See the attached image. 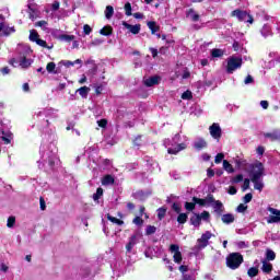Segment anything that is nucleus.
<instances>
[{"label":"nucleus","mask_w":280,"mask_h":280,"mask_svg":"<svg viewBox=\"0 0 280 280\" xmlns=\"http://www.w3.org/2000/svg\"><path fill=\"white\" fill-rule=\"evenodd\" d=\"M262 272H272V264L262 261Z\"/></svg>","instance_id":"36"},{"label":"nucleus","mask_w":280,"mask_h":280,"mask_svg":"<svg viewBox=\"0 0 280 280\" xmlns=\"http://www.w3.org/2000/svg\"><path fill=\"white\" fill-rule=\"evenodd\" d=\"M231 16H234V19H237V21L249 23L250 25H253L254 22L253 15L240 9L232 11Z\"/></svg>","instance_id":"6"},{"label":"nucleus","mask_w":280,"mask_h":280,"mask_svg":"<svg viewBox=\"0 0 280 280\" xmlns=\"http://www.w3.org/2000/svg\"><path fill=\"white\" fill-rule=\"evenodd\" d=\"M276 257H277V254H275V252L272 249L266 250V259L268 261H275Z\"/></svg>","instance_id":"32"},{"label":"nucleus","mask_w":280,"mask_h":280,"mask_svg":"<svg viewBox=\"0 0 280 280\" xmlns=\"http://www.w3.org/2000/svg\"><path fill=\"white\" fill-rule=\"evenodd\" d=\"M22 91H24V93H30V83H24L22 85Z\"/></svg>","instance_id":"61"},{"label":"nucleus","mask_w":280,"mask_h":280,"mask_svg":"<svg viewBox=\"0 0 280 280\" xmlns=\"http://www.w3.org/2000/svg\"><path fill=\"white\" fill-rule=\"evenodd\" d=\"M133 224H136L137 226H141V224H143V219L140 217H136L133 219Z\"/></svg>","instance_id":"55"},{"label":"nucleus","mask_w":280,"mask_h":280,"mask_svg":"<svg viewBox=\"0 0 280 280\" xmlns=\"http://www.w3.org/2000/svg\"><path fill=\"white\" fill-rule=\"evenodd\" d=\"M0 270H1V272H8V270H9L8 265L1 264V265H0Z\"/></svg>","instance_id":"62"},{"label":"nucleus","mask_w":280,"mask_h":280,"mask_svg":"<svg viewBox=\"0 0 280 280\" xmlns=\"http://www.w3.org/2000/svg\"><path fill=\"white\" fill-rule=\"evenodd\" d=\"M30 48H27L24 52H21L16 58L10 60V65L12 67H21V69H27L32 67V59L27 56L30 54Z\"/></svg>","instance_id":"1"},{"label":"nucleus","mask_w":280,"mask_h":280,"mask_svg":"<svg viewBox=\"0 0 280 280\" xmlns=\"http://www.w3.org/2000/svg\"><path fill=\"white\" fill-rule=\"evenodd\" d=\"M91 32H93V28H91V25L85 24L83 26V33L85 34V36H89V34H91Z\"/></svg>","instance_id":"50"},{"label":"nucleus","mask_w":280,"mask_h":280,"mask_svg":"<svg viewBox=\"0 0 280 280\" xmlns=\"http://www.w3.org/2000/svg\"><path fill=\"white\" fill-rule=\"evenodd\" d=\"M137 246V236L133 235L129 238V242L126 245L127 253H132V249Z\"/></svg>","instance_id":"20"},{"label":"nucleus","mask_w":280,"mask_h":280,"mask_svg":"<svg viewBox=\"0 0 280 280\" xmlns=\"http://www.w3.org/2000/svg\"><path fill=\"white\" fill-rule=\"evenodd\" d=\"M261 34L262 36H268V34H270V27L268 25H265L261 30Z\"/></svg>","instance_id":"54"},{"label":"nucleus","mask_w":280,"mask_h":280,"mask_svg":"<svg viewBox=\"0 0 280 280\" xmlns=\"http://www.w3.org/2000/svg\"><path fill=\"white\" fill-rule=\"evenodd\" d=\"M187 270H189V267H187L186 265L179 266V272H182V275H185V272H187Z\"/></svg>","instance_id":"60"},{"label":"nucleus","mask_w":280,"mask_h":280,"mask_svg":"<svg viewBox=\"0 0 280 280\" xmlns=\"http://www.w3.org/2000/svg\"><path fill=\"white\" fill-rule=\"evenodd\" d=\"M221 220L223 224H233L235 222V215L232 213L223 214Z\"/></svg>","instance_id":"21"},{"label":"nucleus","mask_w":280,"mask_h":280,"mask_svg":"<svg viewBox=\"0 0 280 280\" xmlns=\"http://www.w3.org/2000/svg\"><path fill=\"white\" fill-rule=\"evenodd\" d=\"M145 233L148 235H154V233H156V226L154 225H148L147 226V230H145Z\"/></svg>","instance_id":"45"},{"label":"nucleus","mask_w":280,"mask_h":280,"mask_svg":"<svg viewBox=\"0 0 280 280\" xmlns=\"http://www.w3.org/2000/svg\"><path fill=\"white\" fill-rule=\"evenodd\" d=\"M187 213H179L177 217L178 224H185V222H187Z\"/></svg>","instance_id":"37"},{"label":"nucleus","mask_w":280,"mask_h":280,"mask_svg":"<svg viewBox=\"0 0 280 280\" xmlns=\"http://www.w3.org/2000/svg\"><path fill=\"white\" fill-rule=\"evenodd\" d=\"M266 139H271V141L280 140V131H273L265 133Z\"/></svg>","instance_id":"25"},{"label":"nucleus","mask_w":280,"mask_h":280,"mask_svg":"<svg viewBox=\"0 0 280 280\" xmlns=\"http://www.w3.org/2000/svg\"><path fill=\"white\" fill-rule=\"evenodd\" d=\"M46 71H48V73H52L54 75L60 73L59 68H56V62L54 61L47 63Z\"/></svg>","instance_id":"18"},{"label":"nucleus","mask_w":280,"mask_h":280,"mask_svg":"<svg viewBox=\"0 0 280 280\" xmlns=\"http://www.w3.org/2000/svg\"><path fill=\"white\" fill-rule=\"evenodd\" d=\"M212 58H222L224 56V50L214 48L211 50Z\"/></svg>","instance_id":"31"},{"label":"nucleus","mask_w":280,"mask_h":280,"mask_svg":"<svg viewBox=\"0 0 280 280\" xmlns=\"http://www.w3.org/2000/svg\"><path fill=\"white\" fill-rule=\"evenodd\" d=\"M223 170L228 172V174H233L235 172V168H233V165L226 160H223Z\"/></svg>","instance_id":"26"},{"label":"nucleus","mask_w":280,"mask_h":280,"mask_svg":"<svg viewBox=\"0 0 280 280\" xmlns=\"http://www.w3.org/2000/svg\"><path fill=\"white\" fill-rule=\"evenodd\" d=\"M209 218H211V214H209L208 211H203L199 214V220H203V222H209Z\"/></svg>","instance_id":"38"},{"label":"nucleus","mask_w":280,"mask_h":280,"mask_svg":"<svg viewBox=\"0 0 280 280\" xmlns=\"http://www.w3.org/2000/svg\"><path fill=\"white\" fill-rule=\"evenodd\" d=\"M222 161H224V153H218L214 158V163L217 165H220V163H222Z\"/></svg>","instance_id":"43"},{"label":"nucleus","mask_w":280,"mask_h":280,"mask_svg":"<svg viewBox=\"0 0 280 280\" xmlns=\"http://www.w3.org/2000/svg\"><path fill=\"white\" fill-rule=\"evenodd\" d=\"M58 163H60V160L58 159V156L54 155V158L49 159L50 167H54V165H58Z\"/></svg>","instance_id":"46"},{"label":"nucleus","mask_w":280,"mask_h":280,"mask_svg":"<svg viewBox=\"0 0 280 280\" xmlns=\"http://www.w3.org/2000/svg\"><path fill=\"white\" fill-rule=\"evenodd\" d=\"M192 202H195V205H199L200 207H207V199H200L197 197L192 198Z\"/></svg>","instance_id":"35"},{"label":"nucleus","mask_w":280,"mask_h":280,"mask_svg":"<svg viewBox=\"0 0 280 280\" xmlns=\"http://www.w3.org/2000/svg\"><path fill=\"white\" fill-rule=\"evenodd\" d=\"M249 187H250V179L245 178V179H244V183H243L242 190H243V191H246Z\"/></svg>","instance_id":"49"},{"label":"nucleus","mask_w":280,"mask_h":280,"mask_svg":"<svg viewBox=\"0 0 280 280\" xmlns=\"http://www.w3.org/2000/svg\"><path fill=\"white\" fill-rule=\"evenodd\" d=\"M252 183L254 184V189L261 191L264 189V182L261 177H250Z\"/></svg>","instance_id":"17"},{"label":"nucleus","mask_w":280,"mask_h":280,"mask_svg":"<svg viewBox=\"0 0 280 280\" xmlns=\"http://www.w3.org/2000/svg\"><path fill=\"white\" fill-rule=\"evenodd\" d=\"M183 280H196V278H194V276L190 275H183Z\"/></svg>","instance_id":"64"},{"label":"nucleus","mask_w":280,"mask_h":280,"mask_svg":"<svg viewBox=\"0 0 280 280\" xmlns=\"http://www.w3.org/2000/svg\"><path fill=\"white\" fill-rule=\"evenodd\" d=\"M2 141H4L5 145L12 143V136H3Z\"/></svg>","instance_id":"57"},{"label":"nucleus","mask_w":280,"mask_h":280,"mask_svg":"<svg viewBox=\"0 0 280 280\" xmlns=\"http://www.w3.org/2000/svg\"><path fill=\"white\" fill-rule=\"evenodd\" d=\"M101 36H110V34H113V27L112 26H104L101 31H100Z\"/></svg>","instance_id":"29"},{"label":"nucleus","mask_w":280,"mask_h":280,"mask_svg":"<svg viewBox=\"0 0 280 280\" xmlns=\"http://www.w3.org/2000/svg\"><path fill=\"white\" fill-rule=\"evenodd\" d=\"M213 237V233L206 231L200 238L197 240V245L194 247V250H202L209 246V240Z\"/></svg>","instance_id":"5"},{"label":"nucleus","mask_w":280,"mask_h":280,"mask_svg":"<svg viewBox=\"0 0 280 280\" xmlns=\"http://www.w3.org/2000/svg\"><path fill=\"white\" fill-rule=\"evenodd\" d=\"M114 14H115V9L112 5H107L105 9V18L113 19Z\"/></svg>","instance_id":"30"},{"label":"nucleus","mask_w":280,"mask_h":280,"mask_svg":"<svg viewBox=\"0 0 280 280\" xmlns=\"http://www.w3.org/2000/svg\"><path fill=\"white\" fill-rule=\"evenodd\" d=\"M108 121L106 119H101L97 120V126H100V128H106Z\"/></svg>","instance_id":"56"},{"label":"nucleus","mask_w":280,"mask_h":280,"mask_svg":"<svg viewBox=\"0 0 280 280\" xmlns=\"http://www.w3.org/2000/svg\"><path fill=\"white\" fill-rule=\"evenodd\" d=\"M250 200H253V194H246L245 196H244V202L245 203H248V202H250Z\"/></svg>","instance_id":"58"},{"label":"nucleus","mask_w":280,"mask_h":280,"mask_svg":"<svg viewBox=\"0 0 280 280\" xmlns=\"http://www.w3.org/2000/svg\"><path fill=\"white\" fill-rule=\"evenodd\" d=\"M178 139H180V135H176L173 138V143H171L172 147H168L167 149L168 154H178V152H183V150L187 149V143H178Z\"/></svg>","instance_id":"4"},{"label":"nucleus","mask_w":280,"mask_h":280,"mask_svg":"<svg viewBox=\"0 0 280 280\" xmlns=\"http://www.w3.org/2000/svg\"><path fill=\"white\" fill-rule=\"evenodd\" d=\"M258 273H259V270L255 267L249 268L247 271L248 277H257Z\"/></svg>","instance_id":"42"},{"label":"nucleus","mask_w":280,"mask_h":280,"mask_svg":"<svg viewBox=\"0 0 280 280\" xmlns=\"http://www.w3.org/2000/svg\"><path fill=\"white\" fill-rule=\"evenodd\" d=\"M207 145H208L207 140H205L203 138H197L194 141V148L195 150H197V152H200V150H205Z\"/></svg>","instance_id":"14"},{"label":"nucleus","mask_w":280,"mask_h":280,"mask_svg":"<svg viewBox=\"0 0 280 280\" xmlns=\"http://www.w3.org/2000/svg\"><path fill=\"white\" fill-rule=\"evenodd\" d=\"M37 117H49V115H54V108H45L36 113Z\"/></svg>","instance_id":"24"},{"label":"nucleus","mask_w":280,"mask_h":280,"mask_svg":"<svg viewBox=\"0 0 280 280\" xmlns=\"http://www.w3.org/2000/svg\"><path fill=\"white\" fill-rule=\"evenodd\" d=\"M246 209H248V206L244 205V203H241L237 208H236V211L238 213H244V211H246Z\"/></svg>","instance_id":"52"},{"label":"nucleus","mask_w":280,"mask_h":280,"mask_svg":"<svg viewBox=\"0 0 280 280\" xmlns=\"http://www.w3.org/2000/svg\"><path fill=\"white\" fill-rule=\"evenodd\" d=\"M115 183V178L112 175H106L102 178V185H113Z\"/></svg>","instance_id":"27"},{"label":"nucleus","mask_w":280,"mask_h":280,"mask_svg":"<svg viewBox=\"0 0 280 280\" xmlns=\"http://www.w3.org/2000/svg\"><path fill=\"white\" fill-rule=\"evenodd\" d=\"M245 84H253V77L252 75H247L246 78H245Z\"/></svg>","instance_id":"63"},{"label":"nucleus","mask_w":280,"mask_h":280,"mask_svg":"<svg viewBox=\"0 0 280 280\" xmlns=\"http://www.w3.org/2000/svg\"><path fill=\"white\" fill-rule=\"evenodd\" d=\"M160 82H161V77L159 75L150 77L144 80L145 86H156V84H160Z\"/></svg>","instance_id":"16"},{"label":"nucleus","mask_w":280,"mask_h":280,"mask_svg":"<svg viewBox=\"0 0 280 280\" xmlns=\"http://www.w3.org/2000/svg\"><path fill=\"white\" fill-rule=\"evenodd\" d=\"M267 224H279L280 223V210L277 208L268 207L267 208Z\"/></svg>","instance_id":"7"},{"label":"nucleus","mask_w":280,"mask_h":280,"mask_svg":"<svg viewBox=\"0 0 280 280\" xmlns=\"http://www.w3.org/2000/svg\"><path fill=\"white\" fill-rule=\"evenodd\" d=\"M14 224H16V217L11 215L7 220V226L8 229H14Z\"/></svg>","instance_id":"33"},{"label":"nucleus","mask_w":280,"mask_h":280,"mask_svg":"<svg viewBox=\"0 0 280 280\" xmlns=\"http://www.w3.org/2000/svg\"><path fill=\"white\" fill-rule=\"evenodd\" d=\"M187 19H190L191 21L196 22L200 20V15L198 13H196V11H194L192 9H190L187 13H186Z\"/></svg>","instance_id":"23"},{"label":"nucleus","mask_w":280,"mask_h":280,"mask_svg":"<svg viewBox=\"0 0 280 280\" xmlns=\"http://www.w3.org/2000/svg\"><path fill=\"white\" fill-rule=\"evenodd\" d=\"M15 32L14 26L0 23V36H10V34H14Z\"/></svg>","instance_id":"12"},{"label":"nucleus","mask_w":280,"mask_h":280,"mask_svg":"<svg viewBox=\"0 0 280 280\" xmlns=\"http://www.w3.org/2000/svg\"><path fill=\"white\" fill-rule=\"evenodd\" d=\"M185 209L186 211H194V209H196V202H186Z\"/></svg>","instance_id":"47"},{"label":"nucleus","mask_w":280,"mask_h":280,"mask_svg":"<svg viewBox=\"0 0 280 280\" xmlns=\"http://www.w3.org/2000/svg\"><path fill=\"white\" fill-rule=\"evenodd\" d=\"M243 60L242 57L232 56L226 60V73H235L237 69H242Z\"/></svg>","instance_id":"3"},{"label":"nucleus","mask_w":280,"mask_h":280,"mask_svg":"<svg viewBox=\"0 0 280 280\" xmlns=\"http://www.w3.org/2000/svg\"><path fill=\"white\" fill-rule=\"evenodd\" d=\"M165 213H167V210L165 208L158 209V218H159V220H163V218H165Z\"/></svg>","instance_id":"44"},{"label":"nucleus","mask_w":280,"mask_h":280,"mask_svg":"<svg viewBox=\"0 0 280 280\" xmlns=\"http://www.w3.org/2000/svg\"><path fill=\"white\" fill-rule=\"evenodd\" d=\"M104 195V189L97 188L96 194L93 195V200L97 201Z\"/></svg>","instance_id":"39"},{"label":"nucleus","mask_w":280,"mask_h":280,"mask_svg":"<svg viewBox=\"0 0 280 280\" xmlns=\"http://www.w3.org/2000/svg\"><path fill=\"white\" fill-rule=\"evenodd\" d=\"M75 65H79V69H80L82 67V60L81 59H77L74 61L61 60L58 63V67H66L67 69H69L71 67H75Z\"/></svg>","instance_id":"13"},{"label":"nucleus","mask_w":280,"mask_h":280,"mask_svg":"<svg viewBox=\"0 0 280 280\" xmlns=\"http://www.w3.org/2000/svg\"><path fill=\"white\" fill-rule=\"evenodd\" d=\"M201 222L202 221L200 220V214L192 213V215L190 217V224H192V226L198 229V228H200Z\"/></svg>","instance_id":"19"},{"label":"nucleus","mask_w":280,"mask_h":280,"mask_svg":"<svg viewBox=\"0 0 280 280\" xmlns=\"http://www.w3.org/2000/svg\"><path fill=\"white\" fill-rule=\"evenodd\" d=\"M90 92H91V88H89V86H82L77 90V93H79V95H81V97H83V98L89 97Z\"/></svg>","instance_id":"22"},{"label":"nucleus","mask_w":280,"mask_h":280,"mask_svg":"<svg viewBox=\"0 0 280 280\" xmlns=\"http://www.w3.org/2000/svg\"><path fill=\"white\" fill-rule=\"evenodd\" d=\"M264 164L261 162H256L252 164V168L249 171V178H261L264 176Z\"/></svg>","instance_id":"8"},{"label":"nucleus","mask_w":280,"mask_h":280,"mask_svg":"<svg viewBox=\"0 0 280 280\" xmlns=\"http://www.w3.org/2000/svg\"><path fill=\"white\" fill-rule=\"evenodd\" d=\"M125 12L127 16H132V5L130 4V2H127L125 4Z\"/></svg>","instance_id":"40"},{"label":"nucleus","mask_w":280,"mask_h":280,"mask_svg":"<svg viewBox=\"0 0 280 280\" xmlns=\"http://www.w3.org/2000/svg\"><path fill=\"white\" fill-rule=\"evenodd\" d=\"M243 261L244 257L240 253H232L226 257V266L231 270H237Z\"/></svg>","instance_id":"2"},{"label":"nucleus","mask_w":280,"mask_h":280,"mask_svg":"<svg viewBox=\"0 0 280 280\" xmlns=\"http://www.w3.org/2000/svg\"><path fill=\"white\" fill-rule=\"evenodd\" d=\"M31 43H36L39 47H44L45 49H51V47H47V42L44 39H40V35H38V32L35 30L30 31V36H28Z\"/></svg>","instance_id":"9"},{"label":"nucleus","mask_w":280,"mask_h":280,"mask_svg":"<svg viewBox=\"0 0 280 280\" xmlns=\"http://www.w3.org/2000/svg\"><path fill=\"white\" fill-rule=\"evenodd\" d=\"M170 253L173 255V259L175 264L183 262V253H180V247L176 244H172L170 246Z\"/></svg>","instance_id":"10"},{"label":"nucleus","mask_w":280,"mask_h":280,"mask_svg":"<svg viewBox=\"0 0 280 280\" xmlns=\"http://www.w3.org/2000/svg\"><path fill=\"white\" fill-rule=\"evenodd\" d=\"M61 40H66V43H71V40H75V36H73V35H61Z\"/></svg>","instance_id":"48"},{"label":"nucleus","mask_w":280,"mask_h":280,"mask_svg":"<svg viewBox=\"0 0 280 280\" xmlns=\"http://www.w3.org/2000/svg\"><path fill=\"white\" fill-rule=\"evenodd\" d=\"M244 180V175L238 174L232 178V183H242Z\"/></svg>","instance_id":"51"},{"label":"nucleus","mask_w":280,"mask_h":280,"mask_svg":"<svg viewBox=\"0 0 280 280\" xmlns=\"http://www.w3.org/2000/svg\"><path fill=\"white\" fill-rule=\"evenodd\" d=\"M209 132L212 139H215L217 141H220V138L222 137V128H220V125L214 122L209 127Z\"/></svg>","instance_id":"11"},{"label":"nucleus","mask_w":280,"mask_h":280,"mask_svg":"<svg viewBox=\"0 0 280 280\" xmlns=\"http://www.w3.org/2000/svg\"><path fill=\"white\" fill-rule=\"evenodd\" d=\"M256 152L259 156H264V152H266V149H264V147H258L256 149Z\"/></svg>","instance_id":"59"},{"label":"nucleus","mask_w":280,"mask_h":280,"mask_svg":"<svg viewBox=\"0 0 280 280\" xmlns=\"http://www.w3.org/2000/svg\"><path fill=\"white\" fill-rule=\"evenodd\" d=\"M107 220H109V222H112V224H117V226L124 225V221H121L120 219H117L110 214H107Z\"/></svg>","instance_id":"28"},{"label":"nucleus","mask_w":280,"mask_h":280,"mask_svg":"<svg viewBox=\"0 0 280 280\" xmlns=\"http://www.w3.org/2000/svg\"><path fill=\"white\" fill-rule=\"evenodd\" d=\"M213 209L217 213H222V202L220 201H214L213 203Z\"/></svg>","instance_id":"41"},{"label":"nucleus","mask_w":280,"mask_h":280,"mask_svg":"<svg viewBox=\"0 0 280 280\" xmlns=\"http://www.w3.org/2000/svg\"><path fill=\"white\" fill-rule=\"evenodd\" d=\"M191 91H186L182 94V100H191Z\"/></svg>","instance_id":"53"},{"label":"nucleus","mask_w":280,"mask_h":280,"mask_svg":"<svg viewBox=\"0 0 280 280\" xmlns=\"http://www.w3.org/2000/svg\"><path fill=\"white\" fill-rule=\"evenodd\" d=\"M122 25L131 34H139V32H141V24L131 25V24H128V22H122Z\"/></svg>","instance_id":"15"},{"label":"nucleus","mask_w":280,"mask_h":280,"mask_svg":"<svg viewBox=\"0 0 280 280\" xmlns=\"http://www.w3.org/2000/svg\"><path fill=\"white\" fill-rule=\"evenodd\" d=\"M148 27L151 30V34H156V32H159V25H156V22H148Z\"/></svg>","instance_id":"34"}]
</instances>
